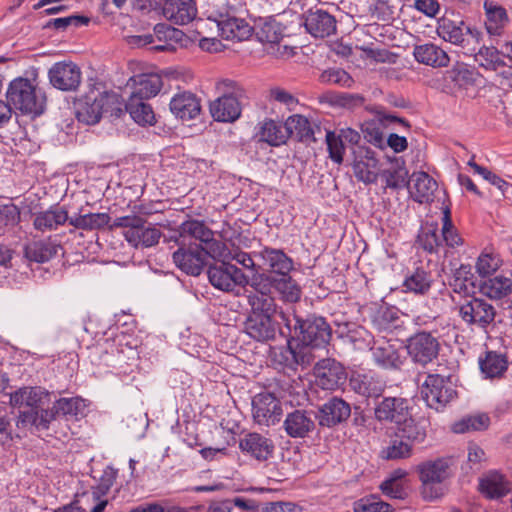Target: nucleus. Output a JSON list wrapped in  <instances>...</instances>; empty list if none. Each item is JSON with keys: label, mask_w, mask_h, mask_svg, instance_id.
Returning <instances> with one entry per match:
<instances>
[{"label": "nucleus", "mask_w": 512, "mask_h": 512, "mask_svg": "<svg viewBox=\"0 0 512 512\" xmlns=\"http://www.w3.org/2000/svg\"><path fill=\"white\" fill-rule=\"evenodd\" d=\"M208 5V20L216 26L224 39L244 41L252 35L253 28L238 17L245 10L242 0H209Z\"/></svg>", "instance_id": "f257e3e1"}, {"label": "nucleus", "mask_w": 512, "mask_h": 512, "mask_svg": "<svg viewBox=\"0 0 512 512\" xmlns=\"http://www.w3.org/2000/svg\"><path fill=\"white\" fill-rule=\"evenodd\" d=\"M6 99L8 103L22 114L33 117L41 115L45 110L46 97L39 87L38 76L17 77L7 88Z\"/></svg>", "instance_id": "f03ea898"}, {"label": "nucleus", "mask_w": 512, "mask_h": 512, "mask_svg": "<svg viewBox=\"0 0 512 512\" xmlns=\"http://www.w3.org/2000/svg\"><path fill=\"white\" fill-rule=\"evenodd\" d=\"M147 99L128 98L126 110L132 119L140 125H152L155 122V114L152 107L146 103Z\"/></svg>", "instance_id": "79ce46f5"}, {"label": "nucleus", "mask_w": 512, "mask_h": 512, "mask_svg": "<svg viewBox=\"0 0 512 512\" xmlns=\"http://www.w3.org/2000/svg\"><path fill=\"white\" fill-rule=\"evenodd\" d=\"M403 286L407 291L423 294L429 290L431 286V279L424 269L417 268L405 279Z\"/></svg>", "instance_id": "5fc2aeb1"}, {"label": "nucleus", "mask_w": 512, "mask_h": 512, "mask_svg": "<svg viewBox=\"0 0 512 512\" xmlns=\"http://www.w3.org/2000/svg\"><path fill=\"white\" fill-rule=\"evenodd\" d=\"M501 53L493 46H482L474 55L475 62L485 70L497 71L505 66Z\"/></svg>", "instance_id": "37998d69"}, {"label": "nucleus", "mask_w": 512, "mask_h": 512, "mask_svg": "<svg viewBox=\"0 0 512 512\" xmlns=\"http://www.w3.org/2000/svg\"><path fill=\"white\" fill-rule=\"evenodd\" d=\"M440 343L429 332H418L408 339L407 351L412 361L421 366H426L437 359Z\"/></svg>", "instance_id": "0eeeda50"}, {"label": "nucleus", "mask_w": 512, "mask_h": 512, "mask_svg": "<svg viewBox=\"0 0 512 512\" xmlns=\"http://www.w3.org/2000/svg\"><path fill=\"white\" fill-rule=\"evenodd\" d=\"M162 12L171 22L185 25L195 19L197 7L193 0H166Z\"/></svg>", "instance_id": "6ab92c4d"}, {"label": "nucleus", "mask_w": 512, "mask_h": 512, "mask_svg": "<svg viewBox=\"0 0 512 512\" xmlns=\"http://www.w3.org/2000/svg\"><path fill=\"white\" fill-rule=\"evenodd\" d=\"M325 140L330 159L336 164H341L345 154V146L342 138L333 131H327Z\"/></svg>", "instance_id": "052dcab7"}, {"label": "nucleus", "mask_w": 512, "mask_h": 512, "mask_svg": "<svg viewBox=\"0 0 512 512\" xmlns=\"http://www.w3.org/2000/svg\"><path fill=\"white\" fill-rule=\"evenodd\" d=\"M490 419L486 414H477L462 419L453 425V431L456 433H465L470 430H484L488 428Z\"/></svg>", "instance_id": "4d7b16f0"}, {"label": "nucleus", "mask_w": 512, "mask_h": 512, "mask_svg": "<svg viewBox=\"0 0 512 512\" xmlns=\"http://www.w3.org/2000/svg\"><path fill=\"white\" fill-rule=\"evenodd\" d=\"M436 32L444 41L450 42L454 45L463 44L465 40V32L473 37L477 42L481 35L477 29H471L470 27L465 26L463 21L456 22L446 17L438 20Z\"/></svg>", "instance_id": "dca6fc26"}, {"label": "nucleus", "mask_w": 512, "mask_h": 512, "mask_svg": "<svg viewBox=\"0 0 512 512\" xmlns=\"http://www.w3.org/2000/svg\"><path fill=\"white\" fill-rule=\"evenodd\" d=\"M110 216L107 213H89L78 215L69 219V224L77 229L94 230L107 226Z\"/></svg>", "instance_id": "49530a36"}, {"label": "nucleus", "mask_w": 512, "mask_h": 512, "mask_svg": "<svg viewBox=\"0 0 512 512\" xmlns=\"http://www.w3.org/2000/svg\"><path fill=\"white\" fill-rule=\"evenodd\" d=\"M386 185L390 188H400L407 184L408 171L404 165H393L383 171Z\"/></svg>", "instance_id": "680f3d73"}, {"label": "nucleus", "mask_w": 512, "mask_h": 512, "mask_svg": "<svg viewBox=\"0 0 512 512\" xmlns=\"http://www.w3.org/2000/svg\"><path fill=\"white\" fill-rule=\"evenodd\" d=\"M413 55L417 62L434 68L447 67L450 61L446 51L434 43L416 45Z\"/></svg>", "instance_id": "bb28decb"}, {"label": "nucleus", "mask_w": 512, "mask_h": 512, "mask_svg": "<svg viewBox=\"0 0 512 512\" xmlns=\"http://www.w3.org/2000/svg\"><path fill=\"white\" fill-rule=\"evenodd\" d=\"M115 227L124 228L123 236L126 241L134 247H152L159 242L161 231L147 224V222L138 216L118 217L114 221Z\"/></svg>", "instance_id": "20e7f679"}, {"label": "nucleus", "mask_w": 512, "mask_h": 512, "mask_svg": "<svg viewBox=\"0 0 512 512\" xmlns=\"http://www.w3.org/2000/svg\"><path fill=\"white\" fill-rule=\"evenodd\" d=\"M245 332L259 342L269 341L275 338L277 323L273 316L268 314L250 313L245 321Z\"/></svg>", "instance_id": "2eb2a0df"}, {"label": "nucleus", "mask_w": 512, "mask_h": 512, "mask_svg": "<svg viewBox=\"0 0 512 512\" xmlns=\"http://www.w3.org/2000/svg\"><path fill=\"white\" fill-rule=\"evenodd\" d=\"M68 211L63 207L53 206L46 211L35 214L33 226L39 231H51L57 229L58 226L63 225L69 221Z\"/></svg>", "instance_id": "72a5a7b5"}, {"label": "nucleus", "mask_w": 512, "mask_h": 512, "mask_svg": "<svg viewBox=\"0 0 512 512\" xmlns=\"http://www.w3.org/2000/svg\"><path fill=\"white\" fill-rule=\"evenodd\" d=\"M88 23L89 18L85 16L71 15L68 17L51 19L48 21L45 27H53L57 30H65L69 26L79 27L82 25H87Z\"/></svg>", "instance_id": "69168bd1"}, {"label": "nucleus", "mask_w": 512, "mask_h": 512, "mask_svg": "<svg viewBox=\"0 0 512 512\" xmlns=\"http://www.w3.org/2000/svg\"><path fill=\"white\" fill-rule=\"evenodd\" d=\"M209 282L213 287L224 292H232L237 286L248 283L247 276L235 265L222 262L221 265L208 269Z\"/></svg>", "instance_id": "6e6552de"}, {"label": "nucleus", "mask_w": 512, "mask_h": 512, "mask_svg": "<svg viewBox=\"0 0 512 512\" xmlns=\"http://www.w3.org/2000/svg\"><path fill=\"white\" fill-rule=\"evenodd\" d=\"M252 412L254 420L259 425H274L280 421L281 403L271 393H259L253 398Z\"/></svg>", "instance_id": "9b49d317"}, {"label": "nucleus", "mask_w": 512, "mask_h": 512, "mask_svg": "<svg viewBox=\"0 0 512 512\" xmlns=\"http://www.w3.org/2000/svg\"><path fill=\"white\" fill-rule=\"evenodd\" d=\"M485 11V27L490 35L498 36L508 23V15L504 7L493 0H485L483 4Z\"/></svg>", "instance_id": "2f4dec72"}, {"label": "nucleus", "mask_w": 512, "mask_h": 512, "mask_svg": "<svg viewBox=\"0 0 512 512\" xmlns=\"http://www.w3.org/2000/svg\"><path fill=\"white\" fill-rule=\"evenodd\" d=\"M442 236L446 245L449 247L454 248L463 244L462 238L452 224L448 208L444 211Z\"/></svg>", "instance_id": "0e129e2a"}, {"label": "nucleus", "mask_w": 512, "mask_h": 512, "mask_svg": "<svg viewBox=\"0 0 512 512\" xmlns=\"http://www.w3.org/2000/svg\"><path fill=\"white\" fill-rule=\"evenodd\" d=\"M273 287L286 302H297L301 297V288L289 275L273 278Z\"/></svg>", "instance_id": "3c124183"}, {"label": "nucleus", "mask_w": 512, "mask_h": 512, "mask_svg": "<svg viewBox=\"0 0 512 512\" xmlns=\"http://www.w3.org/2000/svg\"><path fill=\"white\" fill-rule=\"evenodd\" d=\"M353 510L354 512H391V505L372 495L356 501Z\"/></svg>", "instance_id": "13d9d810"}, {"label": "nucleus", "mask_w": 512, "mask_h": 512, "mask_svg": "<svg viewBox=\"0 0 512 512\" xmlns=\"http://www.w3.org/2000/svg\"><path fill=\"white\" fill-rule=\"evenodd\" d=\"M305 28L312 36L324 38L336 31V20L326 11H310L305 20Z\"/></svg>", "instance_id": "393cba45"}, {"label": "nucleus", "mask_w": 512, "mask_h": 512, "mask_svg": "<svg viewBox=\"0 0 512 512\" xmlns=\"http://www.w3.org/2000/svg\"><path fill=\"white\" fill-rule=\"evenodd\" d=\"M459 315L466 324L485 329L494 321L496 310L484 299L471 298L459 306Z\"/></svg>", "instance_id": "1a4fd4ad"}, {"label": "nucleus", "mask_w": 512, "mask_h": 512, "mask_svg": "<svg viewBox=\"0 0 512 512\" xmlns=\"http://www.w3.org/2000/svg\"><path fill=\"white\" fill-rule=\"evenodd\" d=\"M172 259L181 271L198 276L206 264L207 252L200 245L181 246L172 254Z\"/></svg>", "instance_id": "f8f14e48"}, {"label": "nucleus", "mask_w": 512, "mask_h": 512, "mask_svg": "<svg viewBox=\"0 0 512 512\" xmlns=\"http://www.w3.org/2000/svg\"><path fill=\"white\" fill-rule=\"evenodd\" d=\"M502 265L498 254L484 250L477 258L475 269L482 278L494 274Z\"/></svg>", "instance_id": "603ef678"}, {"label": "nucleus", "mask_w": 512, "mask_h": 512, "mask_svg": "<svg viewBox=\"0 0 512 512\" xmlns=\"http://www.w3.org/2000/svg\"><path fill=\"white\" fill-rule=\"evenodd\" d=\"M286 130L289 137H295L302 142H315V130L320 127L312 124L307 117L294 114L289 116L285 121Z\"/></svg>", "instance_id": "c85d7f7f"}, {"label": "nucleus", "mask_w": 512, "mask_h": 512, "mask_svg": "<svg viewBox=\"0 0 512 512\" xmlns=\"http://www.w3.org/2000/svg\"><path fill=\"white\" fill-rule=\"evenodd\" d=\"M284 429L292 438H304L315 428V422L310 412L294 410L287 414Z\"/></svg>", "instance_id": "b1692460"}, {"label": "nucleus", "mask_w": 512, "mask_h": 512, "mask_svg": "<svg viewBox=\"0 0 512 512\" xmlns=\"http://www.w3.org/2000/svg\"><path fill=\"white\" fill-rule=\"evenodd\" d=\"M180 237H191L204 243L213 241V232L203 221L188 220L180 225Z\"/></svg>", "instance_id": "c03bdc74"}, {"label": "nucleus", "mask_w": 512, "mask_h": 512, "mask_svg": "<svg viewBox=\"0 0 512 512\" xmlns=\"http://www.w3.org/2000/svg\"><path fill=\"white\" fill-rule=\"evenodd\" d=\"M508 362L504 355L488 352L480 361V369L487 378L500 377L507 370Z\"/></svg>", "instance_id": "a18cd8bd"}, {"label": "nucleus", "mask_w": 512, "mask_h": 512, "mask_svg": "<svg viewBox=\"0 0 512 512\" xmlns=\"http://www.w3.org/2000/svg\"><path fill=\"white\" fill-rule=\"evenodd\" d=\"M453 459L451 457H439L421 462L416 471L422 484V494L427 500H435L444 495V489L440 486L451 476Z\"/></svg>", "instance_id": "7ed1b4c3"}, {"label": "nucleus", "mask_w": 512, "mask_h": 512, "mask_svg": "<svg viewBox=\"0 0 512 512\" xmlns=\"http://www.w3.org/2000/svg\"><path fill=\"white\" fill-rule=\"evenodd\" d=\"M479 489L489 499L502 498L511 490L510 483L496 471L489 472L480 479Z\"/></svg>", "instance_id": "c756f323"}, {"label": "nucleus", "mask_w": 512, "mask_h": 512, "mask_svg": "<svg viewBox=\"0 0 512 512\" xmlns=\"http://www.w3.org/2000/svg\"><path fill=\"white\" fill-rule=\"evenodd\" d=\"M48 78L54 88L62 91H74L81 83L82 73L74 62L60 61L50 67Z\"/></svg>", "instance_id": "9d476101"}, {"label": "nucleus", "mask_w": 512, "mask_h": 512, "mask_svg": "<svg viewBox=\"0 0 512 512\" xmlns=\"http://www.w3.org/2000/svg\"><path fill=\"white\" fill-rule=\"evenodd\" d=\"M210 249L212 250V256L214 258H219L222 261L235 260L243 267L257 271L251 255L247 252L241 251L238 248L227 250L224 244L216 241L210 245Z\"/></svg>", "instance_id": "ea45409f"}, {"label": "nucleus", "mask_w": 512, "mask_h": 512, "mask_svg": "<svg viewBox=\"0 0 512 512\" xmlns=\"http://www.w3.org/2000/svg\"><path fill=\"white\" fill-rule=\"evenodd\" d=\"M269 97L271 100L285 105L290 111L295 110L299 104L298 99L293 94L280 87L271 88L269 90Z\"/></svg>", "instance_id": "338daca9"}, {"label": "nucleus", "mask_w": 512, "mask_h": 512, "mask_svg": "<svg viewBox=\"0 0 512 512\" xmlns=\"http://www.w3.org/2000/svg\"><path fill=\"white\" fill-rule=\"evenodd\" d=\"M453 291L459 294L468 295L474 290V279L470 266L461 265L454 273L450 282Z\"/></svg>", "instance_id": "8fccbe9b"}, {"label": "nucleus", "mask_w": 512, "mask_h": 512, "mask_svg": "<svg viewBox=\"0 0 512 512\" xmlns=\"http://www.w3.org/2000/svg\"><path fill=\"white\" fill-rule=\"evenodd\" d=\"M396 432L413 447L416 444L423 443L427 437V427L425 422L417 421L410 416L398 425Z\"/></svg>", "instance_id": "4c0bfd02"}, {"label": "nucleus", "mask_w": 512, "mask_h": 512, "mask_svg": "<svg viewBox=\"0 0 512 512\" xmlns=\"http://www.w3.org/2000/svg\"><path fill=\"white\" fill-rule=\"evenodd\" d=\"M239 448L244 455L260 462L268 460L274 452L273 441L257 432L245 434L239 440Z\"/></svg>", "instance_id": "4468645a"}, {"label": "nucleus", "mask_w": 512, "mask_h": 512, "mask_svg": "<svg viewBox=\"0 0 512 512\" xmlns=\"http://www.w3.org/2000/svg\"><path fill=\"white\" fill-rule=\"evenodd\" d=\"M83 406V401L76 397L61 398L54 404V408L57 410L59 415H77Z\"/></svg>", "instance_id": "774afa93"}, {"label": "nucleus", "mask_w": 512, "mask_h": 512, "mask_svg": "<svg viewBox=\"0 0 512 512\" xmlns=\"http://www.w3.org/2000/svg\"><path fill=\"white\" fill-rule=\"evenodd\" d=\"M154 36L159 42H164L154 45V50L172 52L176 50V43L182 40L184 33L169 25L157 24L154 27Z\"/></svg>", "instance_id": "a19ab883"}, {"label": "nucleus", "mask_w": 512, "mask_h": 512, "mask_svg": "<svg viewBox=\"0 0 512 512\" xmlns=\"http://www.w3.org/2000/svg\"><path fill=\"white\" fill-rule=\"evenodd\" d=\"M350 415V405L344 400L334 397L321 407L319 411V424L332 427L346 421Z\"/></svg>", "instance_id": "4be33fe9"}, {"label": "nucleus", "mask_w": 512, "mask_h": 512, "mask_svg": "<svg viewBox=\"0 0 512 512\" xmlns=\"http://www.w3.org/2000/svg\"><path fill=\"white\" fill-rule=\"evenodd\" d=\"M481 293L491 300H501L512 294V279L504 275H496L483 281Z\"/></svg>", "instance_id": "f704fd0d"}, {"label": "nucleus", "mask_w": 512, "mask_h": 512, "mask_svg": "<svg viewBox=\"0 0 512 512\" xmlns=\"http://www.w3.org/2000/svg\"><path fill=\"white\" fill-rule=\"evenodd\" d=\"M113 482L114 476L112 472H106L105 476L101 479V482L96 487H93L91 492L82 494V499L86 500L89 504L91 502L96 504L99 501H106L105 499H102V497L110 490Z\"/></svg>", "instance_id": "bf43d9fd"}, {"label": "nucleus", "mask_w": 512, "mask_h": 512, "mask_svg": "<svg viewBox=\"0 0 512 512\" xmlns=\"http://www.w3.org/2000/svg\"><path fill=\"white\" fill-rule=\"evenodd\" d=\"M109 95L105 92L98 93L94 97L86 96L85 100L77 110V119L88 125L99 122L102 117L104 106L108 102Z\"/></svg>", "instance_id": "a878e982"}, {"label": "nucleus", "mask_w": 512, "mask_h": 512, "mask_svg": "<svg viewBox=\"0 0 512 512\" xmlns=\"http://www.w3.org/2000/svg\"><path fill=\"white\" fill-rule=\"evenodd\" d=\"M263 260L264 266L272 273L287 276L293 268V262L283 251L273 248H264L257 254Z\"/></svg>", "instance_id": "7c9ffc66"}, {"label": "nucleus", "mask_w": 512, "mask_h": 512, "mask_svg": "<svg viewBox=\"0 0 512 512\" xmlns=\"http://www.w3.org/2000/svg\"><path fill=\"white\" fill-rule=\"evenodd\" d=\"M59 247L49 240L33 242L27 246L26 256L32 261L44 263L57 254Z\"/></svg>", "instance_id": "de8ad7c7"}, {"label": "nucleus", "mask_w": 512, "mask_h": 512, "mask_svg": "<svg viewBox=\"0 0 512 512\" xmlns=\"http://www.w3.org/2000/svg\"><path fill=\"white\" fill-rule=\"evenodd\" d=\"M417 244L428 253H436L441 241L437 235L436 225H425L421 228L417 236Z\"/></svg>", "instance_id": "864d4df0"}, {"label": "nucleus", "mask_w": 512, "mask_h": 512, "mask_svg": "<svg viewBox=\"0 0 512 512\" xmlns=\"http://www.w3.org/2000/svg\"><path fill=\"white\" fill-rule=\"evenodd\" d=\"M349 385L353 391L365 397H379L385 388V383L371 373H353Z\"/></svg>", "instance_id": "cd10ccee"}, {"label": "nucleus", "mask_w": 512, "mask_h": 512, "mask_svg": "<svg viewBox=\"0 0 512 512\" xmlns=\"http://www.w3.org/2000/svg\"><path fill=\"white\" fill-rule=\"evenodd\" d=\"M46 396V391L40 387H22L10 394L9 403L12 407L38 408Z\"/></svg>", "instance_id": "c9c22d12"}, {"label": "nucleus", "mask_w": 512, "mask_h": 512, "mask_svg": "<svg viewBox=\"0 0 512 512\" xmlns=\"http://www.w3.org/2000/svg\"><path fill=\"white\" fill-rule=\"evenodd\" d=\"M371 351L375 362L384 368H395L401 364L398 352L389 343L376 344Z\"/></svg>", "instance_id": "09e8293b"}, {"label": "nucleus", "mask_w": 512, "mask_h": 512, "mask_svg": "<svg viewBox=\"0 0 512 512\" xmlns=\"http://www.w3.org/2000/svg\"><path fill=\"white\" fill-rule=\"evenodd\" d=\"M293 331L305 346L312 348L325 346L331 338V329L322 317L301 320L294 316Z\"/></svg>", "instance_id": "423d86ee"}, {"label": "nucleus", "mask_w": 512, "mask_h": 512, "mask_svg": "<svg viewBox=\"0 0 512 512\" xmlns=\"http://www.w3.org/2000/svg\"><path fill=\"white\" fill-rule=\"evenodd\" d=\"M316 384L324 390H336L346 380L344 367L334 359L320 360L314 367Z\"/></svg>", "instance_id": "ddd939ff"}, {"label": "nucleus", "mask_w": 512, "mask_h": 512, "mask_svg": "<svg viewBox=\"0 0 512 512\" xmlns=\"http://www.w3.org/2000/svg\"><path fill=\"white\" fill-rule=\"evenodd\" d=\"M410 193L419 203H428L433 200L437 189V182L426 172L413 173L411 178Z\"/></svg>", "instance_id": "473e14b6"}, {"label": "nucleus", "mask_w": 512, "mask_h": 512, "mask_svg": "<svg viewBox=\"0 0 512 512\" xmlns=\"http://www.w3.org/2000/svg\"><path fill=\"white\" fill-rule=\"evenodd\" d=\"M212 117L219 122H233L241 114V105L236 95L225 94L210 104Z\"/></svg>", "instance_id": "5701e85b"}, {"label": "nucleus", "mask_w": 512, "mask_h": 512, "mask_svg": "<svg viewBox=\"0 0 512 512\" xmlns=\"http://www.w3.org/2000/svg\"><path fill=\"white\" fill-rule=\"evenodd\" d=\"M421 395L427 406L440 411L454 400L457 394L448 378L438 374H429L421 386Z\"/></svg>", "instance_id": "39448f33"}, {"label": "nucleus", "mask_w": 512, "mask_h": 512, "mask_svg": "<svg viewBox=\"0 0 512 512\" xmlns=\"http://www.w3.org/2000/svg\"><path fill=\"white\" fill-rule=\"evenodd\" d=\"M414 453V447L410 445L403 437L399 436V433L391 437L388 445L384 447L380 456L384 460H403L412 457Z\"/></svg>", "instance_id": "58836bf2"}, {"label": "nucleus", "mask_w": 512, "mask_h": 512, "mask_svg": "<svg viewBox=\"0 0 512 512\" xmlns=\"http://www.w3.org/2000/svg\"><path fill=\"white\" fill-rule=\"evenodd\" d=\"M248 303L251 307L250 313L273 316L276 312L275 300L271 295L249 294Z\"/></svg>", "instance_id": "6e6d98bb"}, {"label": "nucleus", "mask_w": 512, "mask_h": 512, "mask_svg": "<svg viewBox=\"0 0 512 512\" xmlns=\"http://www.w3.org/2000/svg\"><path fill=\"white\" fill-rule=\"evenodd\" d=\"M259 139L268 143L271 146H280L286 143L288 139V132L285 124L282 125L272 119H266L260 123L258 132Z\"/></svg>", "instance_id": "e433bc0d"}, {"label": "nucleus", "mask_w": 512, "mask_h": 512, "mask_svg": "<svg viewBox=\"0 0 512 512\" xmlns=\"http://www.w3.org/2000/svg\"><path fill=\"white\" fill-rule=\"evenodd\" d=\"M355 177L366 184L377 180L379 166L374 152L370 149H361L355 156L353 163Z\"/></svg>", "instance_id": "aec40b11"}, {"label": "nucleus", "mask_w": 512, "mask_h": 512, "mask_svg": "<svg viewBox=\"0 0 512 512\" xmlns=\"http://www.w3.org/2000/svg\"><path fill=\"white\" fill-rule=\"evenodd\" d=\"M409 416L407 401L400 397L384 398L375 408V417L379 421L393 422L397 426Z\"/></svg>", "instance_id": "a211bd4d"}, {"label": "nucleus", "mask_w": 512, "mask_h": 512, "mask_svg": "<svg viewBox=\"0 0 512 512\" xmlns=\"http://www.w3.org/2000/svg\"><path fill=\"white\" fill-rule=\"evenodd\" d=\"M319 80L324 84H336L343 87H351L352 77L343 69L332 68L321 73Z\"/></svg>", "instance_id": "e2e57ef3"}, {"label": "nucleus", "mask_w": 512, "mask_h": 512, "mask_svg": "<svg viewBox=\"0 0 512 512\" xmlns=\"http://www.w3.org/2000/svg\"><path fill=\"white\" fill-rule=\"evenodd\" d=\"M127 86L131 89L129 98L150 99L162 88V79L158 74L143 73L132 76Z\"/></svg>", "instance_id": "f3484780"}, {"label": "nucleus", "mask_w": 512, "mask_h": 512, "mask_svg": "<svg viewBox=\"0 0 512 512\" xmlns=\"http://www.w3.org/2000/svg\"><path fill=\"white\" fill-rule=\"evenodd\" d=\"M170 110L177 118L191 120L201 112L200 100L194 93L183 91L172 97Z\"/></svg>", "instance_id": "412c9836"}]
</instances>
